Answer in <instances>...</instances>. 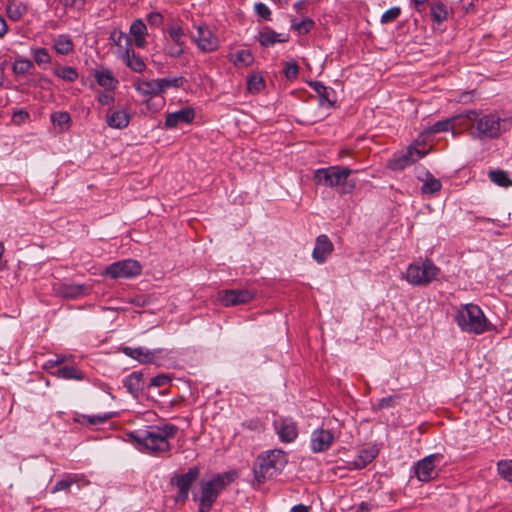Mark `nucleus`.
Here are the masks:
<instances>
[{"instance_id":"nucleus-1","label":"nucleus","mask_w":512,"mask_h":512,"mask_svg":"<svg viewBox=\"0 0 512 512\" xmlns=\"http://www.w3.org/2000/svg\"><path fill=\"white\" fill-rule=\"evenodd\" d=\"M177 428L173 425L151 427L150 430L130 432L128 437L133 439L136 448L141 452L162 453L170 450L168 436L174 435Z\"/></svg>"},{"instance_id":"nucleus-2","label":"nucleus","mask_w":512,"mask_h":512,"mask_svg":"<svg viewBox=\"0 0 512 512\" xmlns=\"http://www.w3.org/2000/svg\"><path fill=\"white\" fill-rule=\"evenodd\" d=\"M235 477V472H225L214 475L210 480L200 481V496L197 497V495H194V500L199 503L198 511L208 512L221 491H223L228 484L233 482Z\"/></svg>"},{"instance_id":"nucleus-3","label":"nucleus","mask_w":512,"mask_h":512,"mask_svg":"<svg viewBox=\"0 0 512 512\" xmlns=\"http://www.w3.org/2000/svg\"><path fill=\"white\" fill-rule=\"evenodd\" d=\"M288 463L287 453L281 449L269 450L259 455L254 464L253 472L258 483L277 476Z\"/></svg>"},{"instance_id":"nucleus-4","label":"nucleus","mask_w":512,"mask_h":512,"mask_svg":"<svg viewBox=\"0 0 512 512\" xmlns=\"http://www.w3.org/2000/svg\"><path fill=\"white\" fill-rule=\"evenodd\" d=\"M352 173L353 170L348 167L339 165L329 166L315 170L313 180L317 185L339 188L341 193H349L355 187L354 181H348V177Z\"/></svg>"},{"instance_id":"nucleus-5","label":"nucleus","mask_w":512,"mask_h":512,"mask_svg":"<svg viewBox=\"0 0 512 512\" xmlns=\"http://www.w3.org/2000/svg\"><path fill=\"white\" fill-rule=\"evenodd\" d=\"M455 321L462 331L482 334L487 330L488 320L481 308L475 304L461 305L455 315Z\"/></svg>"},{"instance_id":"nucleus-6","label":"nucleus","mask_w":512,"mask_h":512,"mask_svg":"<svg viewBox=\"0 0 512 512\" xmlns=\"http://www.w3.org/2000/svg\"><path fill=\"white\" fill-rule=\"evenodd\" d=\"M440 269L429 259L416 261L411 264L403 273V278L413 286H427L437 280Z\"/></svg>"},{"instance_id":"nucleus-7","label":"nucleus","mask_w":512,"mask_h":512,"mask_svg":"<svg viewBox=\"0 0 512 512\" xmlns=\"http://www.w3.org/2000/svg\"><path fill=\"white\" fill-rule=\"evenodd\" d=\"M502 121L495 114H481L477 111V124L475 131L471 132L474 138L492 139L500 136Z\"/></svg>"},{"instance_id":"nucleus-8","label":"nucleus","mask_w":512,"mask_h":512,"mask_svg":"<svg viewBox=\"0 0 512 512\" xmlns=\"http://www.w3.org/2000/svg\"><path fill=\"white\" fill-rule=\"evenodd\" d=\"M196 34L191 36L192 42L199 51L203 53H213L220 47V39L207 25L201 24L194 26Z\"/></svg>"},{"instance_id":"nucleus-9","label":"nucleus","mask_w":512,"mask_h":512,"mask_svg":"<svg viewBox=\"0 0 512 512\" xmlns=\"http://www.w3.org/2000/svg\"><path fill=\"white\" fill-rule=\"evenodd\" d=\"M200 475V468L193 466L184 474H175L170 483L178 488V494L175 498L176 502L184 503L188 499L189 491L193 483Z\"/></svg>"},{"instance_id":"nucleus-10","label":"nucleus","mask_w":512,"mask_h":512,"mask_svg":"<svg viewBox=\"0 0 512 512\" xmlns=\"http://www.w3.org/2000/svg\"><path fill=\"white\" fill-rule=\"evenodd\" d=\"M142 272L141 264L134 259H125L114 262L107 266L105 275L112 278H133Z\"/></svg>"},{"instance_id":"nucleus-11","label":"nucleus","mask_w":512,"mask_h":512,"mask_svg":"<svg viewBox=\"0 0 512 512\" xmlns=\"http://www.w3.org/2000/svg\"><path fill=\"white\" fill-rule=\"evenodd\" d=\"M122 351L125 355L137 360L142 364L161 365L166 354L163 348L147 349L145 347H123Z\"/></svg>"},{"instance_id":"nucleus-12","label":"nucleus","mask_w":512,"mask_h":512,"mask_svg":"<svg viewBox=\"0 0 512 512\" xmlns=\"http://www.w3.org/2000/svg\"><path fill=\"white\" fill-rule=\"evenodd\" d=\"M336 439L333 429H324L323 426L314 429L310 435L309 448L317 454L327 451Z\"/></svg>"},{"instance_id":"nucleus-13","label":"nucleus","mask_w":512,"mask_h":512,"mask_svg":"<svg viewBox=\"0 0 512 512\" xmlns=\"http://www.w3.org/2000/svg\"><path fill=\"white\" fill-rule=\"evenodd\" d=\"M424 155L425 153L421 150L414 146H409L405 153L395 154L394 157L389 160L388 166L392 170H403L423 158Z\"/></svg>"},{"instance_id":"nucleus-14","label":"nucleus","mask_w":512,"mask_h":512,"mask_svg":"<svg viewBox=\"0 0 512 512\" xmlns=\"http://www.w3.org/2000/svg\"><path fill=\"white\" fill-rule=\"evenodd\" d=\"M273 426L281 442L291 443L298 436V428L293 418H275Z\"/></svg>"},{"instance_id":"nucleus-15","label":"nucleus","mask_w":512,"mask_h":512,"mask_svg":"<svg viewBox=\"0 0 512 512\" xmlns=\"http://www.w3.org/2000/svg\"><path fill=\"white\" fill-rule=\"evenodd\" d=\"M436 458V455H429L415 464L414 473L419 481L427 482L434 478Z\"/></svg>"},{"instance_id":"nucleus-16","label":"nucleus","mask_w":512,"mask_h":512,"mask_svg":"<svg viewBox=\"0 0 512 512\" xmlns=\"http://www.w3.org/2000/svg\"><path fill=\"white\" fill-rule=\"evenodd\" d=\"M334 246L329 237L321 234L316 238L315 247L312 252V258L318 263H324L328 256L333 252Z\"/></svg>"},{"instance_id":"nucleus-17","label":"nucleus","mask_w":512,"mask_h":512,"mask_svg":"<svg viewBox=\"0 0 512 512\" xmlns=\"http://www.w3.org/2000/svg\"><path fill=\"white\" fill-rule=\"evenodd\" d=\"M54 290L58 295L64 298L76 299L87 295L90 291V287L82 284L59 283L54 286Z\"/></svg>"},{"instance_id":"nucleus-18","label":"nucleus","mask_w":512,"mask_h":512,"mask_svg":"<svg viewBox=\"0 0 512 512\" xmlns=\"http://www.w3.org/2000/svg\"><path fill=\"white\" fill-rule=\"evenodd\" d=\"M194 118V109L191 107H185L176 112L168 113L166 115L165 127L169 129L176 128L181 123H191Z\"/></svg>"},{"instance_id":"nucleus-19","label":"nucleus","mask_w":512,"mask_h":512,"mask_svg":"<svg viewBox=\"0 0 512 512\" xmlns=\"http://www.w3.org/2000/svg\"><path fill=\"white\" fill-rule=\"evenodd\" d=\"M133 86L140 95L147 98L162 95L158 78L150 80L137 78L134 81Z\"/></svg>"},{"instance_id":"nucleus-20","label":"nucleus","mask_w":512,"mask_h":512,"mask_svg":"<svg viewBox=\"0 0 512 512\" xmlns=\"http://www.w3.org/2000/svg\"><path fill=\"white\" fill-rule=\"evenodd\" d=\"M253 298V293L247 289L226 290L221 296L225 306H235L248 303Z\"/></svg>"},{"instance_id":"nucleus-21","label":"nucleus","mask_w":512,"mask_h":512,"mask_svg":"<svg viewBox=\"0 0 512 512\" xmlns=\"http://www.w3.org/2000/svg\"><path fill=\"white\" fill-rule=\"evenodd\" d=\"M454 131L463 132L465 130L474 131L477 124V111L468 110L462 114L452 116Z\"/></svg>"},{"instance_id":"nucleus-22","label":"nucleus","mask_w":512,"mask_h":512,"mask_svg":"<svg viewBox=\"0 0 512 512\" xmlns=\"http://www.w3.org/2000/svg\"><path fill=\"white\" fill-rule=\"evenodd\" d=\"M309 86L319 96V104L321 106L332 107L335 104L336 94L331 87H327L319 81H310Z\"/></svg>"},{"instance_id":"nucleus-23","label":"nucleus","mask_w":512,"mask_h":512,"mask_svg":"<svg viewBox=\"0 0 512 512\" xmlns=\"http://www.w3.org/2000/svg\"><path fill=\"white\" fill-rule=\"evenodd\" d=\"M129 33L136 47L142 49L146 47L148 29L142 19H136L132 22Z\"/></svg>"},{"instance_id":"nucleus-24","label":"nucleus","mask_w":512,"mask_h":512,"mask_svg":"<svg viewBox=\"0 0 512 512\" xmlns=\"http://www.w3.org/2000/svg\"><path fill=\"white\" fill-rule=\"evenodd\" d=\"M107 125L114 129H124L129 125L130 114L125 109L110 110L106 115Z\"/></svg>"},{"instance_id":"nucleus-25","label":"nucleus","mask_w":512,"mask_h":512,"mask_svg":"<svg viewBox=\"0 0 512 512\" xmlns=\"http://www.w3.org/2000/svg\"><path fill=\"white\" fill-rule=\"evenodd\" d=\"M123 62L131 70L137 73H141L146 69V63L143 58L136 54L132 48L127 47L121 56Z\"/></svg>"},{"instance_id":"nucleus-26","label":"nucleus","mask_w":512,"mask_h":512,"mask_svg":"<svg viewBox=\"0 0 512 512\" xmlns=\"http://www.w3.org/2000/svg\"><path fill=\"white\" fill-rule=\"evenodd\" d=\"M287 40L286 35L277 33L269 27H265L258 35V41L264 47H270L276 43L286 42Z\"/></svg>"},{"instance_id":"nucleus-27","label":"nucleus","mask_w":512,"mask_h":512,"mask_svg":"<svg viewBox=\"0 0 512 512\" xmlns=\"http://www.w3.org/2000/svg\"><path fill=\"white\" fill-rule=\"evenodd\" d=\"M376 447L361 449L352 461L356 469H363L370 464L378 455Z\"/></svg>"},{"instance_id":"nucleus-28","label":"nucleus","mask_w":512,"mask_h":512,"mask_svg":"<svg viewBox=\"0 0 512 512\" xmlns=\"http://www.w3.org/2000/svg\"><path fill=\"white\" fill-rule=\"evenodd\" d=\"M123 385L133 397L137 398L143 390V378L141 373L133 372L126 376L123 380Z\"/></svg>"},{"instance_id":"nucleus-29","label":"nucleus","mask_w":512,"mask_h":512,"mask_svg":"<svg viewBox=\"0 0 512 512\" xmlns=\"http://www.w3.org/2000/svg\"><path fill=\"white\" fill-rule=\"evenodd\" d=\"M53 48L60 55H68L74 50V44L69 35L60 34L53 39Z\"/></svg>"},{"instance_id":"nucleus-30","label":"nucleus","mask_w":512,"mask_h":512,"mask_svg":"<svg viewBox=\"0 0 512 512\" xmlns=\"http://www.w3.org/2000/svg\"><path fill=\"white\" fill-rule=\"evenodd\" d=\"M454 132L453 119L452 117L437 121L433 125L424 129L422 135L427 138L434 134L444 133L448 131Z\"/></svg>"},{"instance_id":"nucleus-31","label":"nucleus","mask_w":512,"mask_h":512,"mask_svg":"<svg viewBox=\"0 0 512 512\" xmlns=\"http://www.w3.org/2000/svg\"><path fill=\"white\" fill-rule=\"evenodd\" d=\"M27 4L19 1L9 0L6 7L7 16L12 21H19L27 13Z\"/></svg>"},{"instance_id":"nucleus-32","label":"nucleus","mask_w":512,"mask_h":512,"mask_svg":"<svg viewBox=\"0 0 512 512\" xmlns=\"http://www.w3.org/2000/svg\"><path fill=\"white\" fill-rule=\"evenodd\" d=\"M96 82L105 89L113 90L118 85V80L113 76L109 69H102L95 72Z\"/></svg>"},{"instance_id":"nucleus-33","label":"nucleus","mask_w":512,"mask_h":512,"mask_svg":"<svg viewBox=\"0 0 512 512\" xmlns=\"http://www.w3.org/2000/svg\"><path fill=\"white\" fill-rule=\"evenodd\" d=\"M488 177L495 185L503 188L512 187V179L508 173L501 169L490 170Z\"/></svg>"},{"instance_id":"nucleus-34","label":"nucleus","mask_w":512,"mask_h":512,"mask_svg":"<svg viewBox=\"0 0 512 512\" xmlns=\"http://www.w3.org/2000/svg\"><path fill=\"white\" fill-rule=\"evenodd\" d=\"M84 479L83 474H66L65 477L55 483L52 488V493H56L62 490H68L72 484L77 483Z\"/></svg>"},{"instance_id":"nucleus-35","label":"nucleus","mask_w":512,"mask_h":512,"mask_svg":"<svg viewBox=\"0 0 512 512\" xmlns=\"http://www.w3.org/2000/svg\"><path fill=\"white\" fill-rule=\"evenodd\" d=\"M230 61L237 67H247L253 63L254 57L249 50L242 49L232 55Z\"/></svg>"},{"instance_id":"nucleus-36","label":"nucleus","mask_w":512,"mask_h":512,"mask_svg":"<svg viewBox=\"0 0 512 512\" xmlns=\"http://www.w3.org/2000/svg\"><path fill=\"white\" fill-rule=\"evenodd\" d=\"M442 184L439 179H436L429 172L426 174V178L423 180L421 191L425 195H433L440 191Z\"/></svg>"},{"instance_id":"nucleus-37","label":"nucleus","mask_w":512,"mask_h":512,"mask_svg":"<svg viewBox=\"0 0 512 512\" xmlns=\"http://www.w3.org/2000/svg\"><path fill=\"white\" fill-rule=\"evenodd\" d=\"M167 33L171 39V42H174L178 46H185L186 42L184 37L186 33L179 23H172L169 25L167 28Z\"/></svg>"},{"instance_id":"nucleus-38","label":"nucleus","mask_w":512,"mask_h":512,"mask_svg":"<svg viewBox=\"0 0 512 512\" xmlns=\"http://www.w3.org/2000/svg\"><path fill=\"white\" fill-rule=\"evenodd\" d=\"M31 55L34 62L42 68H46L51 63V56L46 48H31Z\"/></svg>"},{"instance_id":"nucleus-39","label":"nucleus","mask_w":512,"mask_h":512,"mask_svg":"<svg viewBox=\"0 0 512 512\" xmlns=\"http://www.w3.org/2000/svg\"><path fill=\"white\" fill-rule=\"evenodd\" d=\"M158 80L162 94L166 92L168 89H178L183 87L186 81L183 76L158 78Z\"/></svg>"},{"instance_id":"nucleus-40","label":"nucleus","mask_w":512,"mask_h":512,"mask_svg":"<svg viewBox=\"0 0 512 512\" xmlns=\"http://www.w3.org/2000/svg\"><path fill=\"white\" fill-rule=\"evenodd\" d=\"M34 68V64L31 60L23 57L16 58L13 63V72L16 75H27L30 74L32 69Z\"/></svg>"},{"instance_id":"nucleus-41","label":"nucleus","mask_w":512,"mask_h":512,"mask_svg":"<svg viewBox=\"0 0 512 512\" xmlns=\"http://www.w3.org/2000/svg\"><path fill=\"white\" fill-rule=\"evenodd\" d=\"M57 376L66 380H82L83 373L74 366H64L57 370Z\"/></svg>"},{"instance_id":"nucleus-42","label":"nucleus","mask_w":512,"mask_h":512,"mask_svg":"<svg viewBox=\"0 0 512 512\" xmlns=\"http://www.w3.org/2000/svg\"><path fill=\"white\" fill-rule=\"evenodd\" d=\"M54 74L66 82H74L79 77L77 70L71 66L58 67Z\"/></svg>"},{"instance_id":"nucleus-43","label":"nucleus","mask_w":512,"mask_h":512,"mask_svg":"<svg viewBox=\"0 0 512 512\" xmlns=\"http://www.w3.org/2000/svg\"><path fill=\"white\" fill-rule=\"evenodd\" d=\"M431 16L433 21L442 23L448 18V10L444 3L437 2L431 5Z\"/></svg>"},{"instance_id":"nucleus-44","label":"nucleus","mask_w":512,"mask_h":512,"mask_svg":"<svg viewBox=\"0 0 512 512\" xmlns=\"http://www.w3.org/2000/svg\"><path fill=\"white\" fill-rule=\"evenodd\" d=\"M51 121L55 126L60 127L61 130H66L69 127L71 117L66 111H56L51 114Z\"/></svg>"},{"instance_id":"nucleus-45","label":"nucleus","mask_w":512,"mask_h":512,"mask_svg":"<svg viewBox=\"0 0 512 512\" xmlns=\"http://www.w3.org/2000/svg\"><path fill=\"white\" fill-rule=\"evenodd\" d=\"M498 473L507 481L512 482V460H501L497 463Z\"/></svg>"},{"instance_id":"nucleus-46","label":"nucleus","mask_w":512,"mask_h":512,"mask_svg":"<svg viewBox=\"0 0 512 512\" xmlns=\"http://www.w3.org/2000/svg\"><path fill=\"white\" fill-rule=\"evenodd\" d=\"M164 51L171 58H180L185 52V46H178L174 42L166 43Z\"/></svg>"},{"instance_id":"nucleus-47","label":"nucleus","mask_w":512,"mask_h":512,"mask_svg":"<svg viewBox=\"0 0 512 512\" xmlns=\"http://www.w3.org/2000/svg\"><path fill=\"white\" fill-rule=\"evenodd\" d=\"M401 15V8L398 6L391 7L381 16V23L388 24L394 22Z\"/></svg>"},{"instance_id":"nucleus-48","label":"nucleus","mask_w":512,"mask_h":512,"mask_svg":"<svg viewBox=\"0 0 512 512\" xmlns=\"http://www.w3.org/2000/svg\"><path fill=\"white\" fill-rule=\"evenodd\" d=\"M283 73L288 80L295 79L299 74L298 64L294 60L286 62L283 68Z\"/></svg>"},{"instance_id":"nucleus-49","label":"nucleus","mask_w":512,"mask_h":512,"mask_svg":"<svg viewBox=\"0 0 512 512\" xmlns=\"http://www.w3.org/2000/svg\"><path fill=\"white\" fill-rule=\"evenodd\" d=\"M315 23L312 19L310 18H305L303 20H301L300 22L298 23H293L292 24V27L298 31L300 34H306L308 32H310L312 30V28L314 27Z\"/></svg>"},{"instance_id":"nucleus-50","label":"nucleus","mask_w":512,"mask_h":512,"mask_svg":"<svg viewBox=\"0 0 512 512\" xmlns=\"http://www.w3.org/2000/svg\"><path fill=\"white\" fill-rule=\"evenodd\" d=\"M247 85L250 92L256 93L264 87V81L261 76L252 75L248 78Z\"/></svg>"},{"instance_id":"nucleus-51","label":"nucleus","mask_w":512,"mask_h":512,"mask_svg":"<svg viewBox=\"0 0 512 512\" xmlns=\"http://www.w3.org/2000/svg\"><path fill=\"white\" fill-rule=\"evenodd\" d=\"M147 22L151 27H161L164 23V16L158 11H152L147 15Z\"/></svg>"},{"instance_id":"nucleus-52","label":"nucleus","mask_w":512,"mask_h":512,"mask_svg":"<svg viewBox=\"0 0 512 512\" xmlns=\"http://www.w3.org/2000/svg\"><path fill=\"white\" fill-rule=\"evenodd\" d=\"M256 14L264 20H271V11L269 7L262 3H256L254 6Z\"/></svg>"},{"instance_id":"nucleus-53","label":"nucleus","mask_w":512,"mask_h":512,"mask_svg":"<svg viewBox=\"0 0 512 512\" xmlns=\"http://www.w3.org/2000/svg\"><path fill=\"white\" fill-rule=\"evenodd\" d=\"M75 422L82 425L92 427L99 424H104L109 418H73Z\"/></svg>"},{"instance_id":"nucleus-54","label":"nucleus","mask_w":512,"mask_h":512,"mask_svg":"<svg viewBox=\"0 0 512 512\" xmlns=\"http://www.w3.org/2000/svg\"><path fill=\"white\" fill-rule=\"evenodd\" d=\"M171 381V377L168 374H158L151 378L150 385L153 387H162L167 385Z\"/></svg>"},{"instance_id":"nucleus-55","label":"nucleus","mask_w":512,"mask_h":512,"mask_svg":"<svg viewBox=\"0 0 512 512\" xmlns=\"http://www.w3.org/2000/svg\"><path fill=\"white\" fill-rule=\"evenodd\" d=\"M66 8L80 9L84 6L86 0H59Z\"/></svg>"},{"instance_id":"nucleus-56","label":"nucleus","mask_w":512,"mask_h":512,"mask_svg":"<svg viewBox=\"0 0 512 512\" xmlns=\"http://www.w3.org/2000/svg\"><path fill=\"white\" fill-rule=\"evenodd\" d=\"M398 399H399L398 396H389V397L382 398L379 401L378 406H379V408H386V407L393 406L398 401Z\"/></svg>"},{"instance_id":"nucleus-57","label":"nucleus","mask_w":512,"mask_h":512,"mask_svg":"<svg viewBox=\"0 0 512 512\" xmlns=\"http://www.w3.org/2000/svg\"><path fill=\"white\" fill-rule=\"evenodd\" d=\"M98 101L102 105H110L114 102V96L107 92H102L98 95Z\"/></svg>"},{"instance_id":"nucleus-58","label":"nucleus","mask_w":512,"mask_h":512,"mask_svg":"<svg viewBox=\"0 0 512 512\" xmlns=\"http://www.w3.org/2000/svg\"><path fill=\"white\" fill-rule=\"evenodd\" d=\"M65 357L64 356H60V355H57L55 358L53 359H49L46 364H45V367L48 368V367H55L61 363H63L65 361Z\"/></svg>"},{"instance_id":"nucleus-59","label":"nucleus","mask_w":512,"mask_h":512,"mask_svg":"<svg viewBox=\"0 0 512 512\" xmlns=\"http://www.w3.org/2000/svg\"><path fill=\"white\" fill-rule=\"evenodd\" d=\"M29 117L28 113L23 111V110H20V111H17L13 114V121L14 122H20V121H24L26 120L27 118Z\"/></svg>"},{"instance_id":"nucleus-60","label":"nucleus","mask_w":512,"mask_h":512,"mask_svg":"<svg viewBox=\"0 0 512 512\" xmlns=\"http://www.w3.org/2000/svg\"><path fill=\"white\" fill-rule=\"evenodd\" d=\"M7 30L8 26L6 20L0 16V38H2L7 33Z\"/></svg>"},{"instance_id":"nucleus-61","label":"nucleus","mask_w":512,"mask_h":512,"mask_svg":"<svg viewBox=\"0 0 512 512\" xmlns=\"http://www.w3.org/2000/svg\"><path fill=\"white\" fill-rule=\"evenodd\" d=\"M123 37H124V34L122 32H119V33H112L110 38L113 40V42L116 45L119 46Z\"/></svg>"},{"instance_id":"nucleus-62","label":"nucleus","mask_w":512,"mask_h":512,"mask_svg":"<svg viewBox=\"0 0 512 512\" xmlns=\"http://www.w3.org/2000/svg\"><path fill=\"white\" fill-rule=\"evenodd\" d=\"M290 512H309V508L303 504H298L293 506Z\"/></svg>"},{"instance_id":"nucleus-63","label":"nucleus","mask_w":512,"mask_h":512,"mask_svg":"<svg viewBox=\"0 0 512 512\" xmlns=\"http://www.w3.org/2000/svg\"><path fill=\"white\" fill-rule=\"evenodd\" d=\"M417 11L421 12L427 0H412Z\"/></svg>"},{"instance_id":"nucleus-64","label":"nucleus","mask_w":512,"mask_h":512,"mask_svg":"<svg viewBox=\"0 0 512 512\" xmlns=\"http://www.w3.org/2000/svg\"><path fill=\"white\" fill-rule=\"evenodd\" d=\"M359 512H369L370 506L367 502H362L358 508Z\"/></svg>"}]
</instances>
